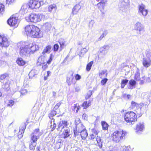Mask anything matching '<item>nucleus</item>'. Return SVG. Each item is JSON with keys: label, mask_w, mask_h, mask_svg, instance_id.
Returning a JSON list of instances; mask_svg holds the SVG:
<instances>
[{"label": "nucleus", "mask_w": 151, "mask_h": 151, "mask_svg": "<svg viewBox=\"0 0 151 151\" xmlns=\"http://www.w3.org/2000/svg\"><path fill=\"white\" fill-rule=\"evenodd\" d=\"M38 72L37 70H32L29 73V76L30 78H32L35 75L38 74Z\"/></svg>", "instance_id": "32"}, {"label": "nucleus", "mask_w": 151, "mask_h": 151, "mask_svg": "<svg viewBox=\"0 0 151 151\" xmlns=\"http://www.w3.org/2000/svg\"><path fill=\"white\" fill-rule=\"evenodd\" d=\"M18 17L16 15H13L7 20L8 24L13 27H17L19 24Z\"/></svg>", "instance_id": "6"}, {"label": "nucleus", "mask_w": 151, "mask_h": 151, "mask_svg": "<svg viewBox=\"0 0 151 151\" xmlns=\"http://www.w3.org/2000/svg\"><path fill=\"white\" fill-rule=\"evenodd\" d=\"M52 26L50 23L46 22L43 24V27L46 30H49L51 29Z\"/></svg>", "instance_id": "36"}, {"label": "nucleus", "mask_w": 151, "mask_h": 151, "mask_svg": "<svg viewBox=\"0 0 151 151\" xmlns=\"http://www.w3.org/2000/svg\"><path fill=\"white\" fill-rule=\"evenodd\" d=\"M14 102L13 100H10L7 103V106H12L14 104Z\"/></svg>", "instance_id": "47"}, {"label": "nucleus", "mask_w": 151, "mask_h": 151, "mask_svg": "<svg viewBox=\"0 0 151 151\" xmlns=\"http://www.w3.org/2000/svg\"><path fill=\"white\" fill-rule=\"evenodd\" d=\"M50 127L52 130L55 129L56 124L55 122V119L53 118H52V120L50 121Z\"/></svg>", "instance_id": "35"}, {"label": "nucleus", "mask_w": 151, "mask_h": 151, "mask_svg": "<svg viewBox=\"0 0 151 151\" xmlns=\"http://www.w3.org/2000/svg\"><path fill=\"white\" fill-rule=\"evenodd\" d=\"M68 125L67 122L66 121H60L59 124L58 129H62L64 127H66Z\"/></svg>", "instance_id": "23"}, {"label": "nucleus", "mask_w": 151, "mask_h": 151, "mask_svg": "<svg viewBox=\"0 0 151 151\" xmlns=\"http://www.w3.org/2000/svg\"><path fill=\"white\" fill-rule=\"evenodd\" d=\"M134 79L137 81H139L140 79V73L139 70L138 68H137L136 73L135 74L134 77Z\"/></svg>", "instance_id": "31"}, {"label": "nucleus", "mask_w": 151, "mask_h": 151, "mask_svg": "<svg viewBox=\"0 0 151 151\" xmlns=\"http://www.w3.org/2000/svg\"><path fill=\"white\" fill-rule=\"evenodd\" d=\"M136 113L130 111L126 113L124 116L125 120L127 122L133 124L134 122L137 121V114Z\"/></svg>", "instance_id": "3"}, {"label": "nucleus", "mask_w": 151, "mask_h": 151, "mask_svg": "<svg viewBox=\"0 0 151 151\" xmlns=\"http://www.w3.org/2000/svg\"><path fill=\"white\" fill-rule=\"evenodd\" d=\"M91 132L93 134H94L95 135H97L99 131L96 129H91Z\"/></svg>", "instance_id": "48"}, {"label": "nucleus", "mask_w": 151, "mask_h": 151, "mask_svg": "<svg viewBox=\"0 0 151 151\" xmlns=\"http://www.w3.org/2000/svg\"><path fill=\"white\" fill-rule=\"evenodd\" d=\"M107 76V73L106 71L104 70H102L100 71L99 73V76L101 78H103L106 77Z\"/></svg>", "instance_id": "39"}, {"label": "nucleus", "mask_w": 151, "mask_h": 151, "mask_svg": "<svg viewBox=\"0 0 151 151\" xmlns=\"http://www.w3.org/2000/svg\"><path fill=\"white\" fill-rule=\"evenodd\" d=\"M16 62L17 63L19 66H24L26 64V62L21 58H17Z\"/></svg>", "instance_id": "26"}, {"label": "nucleus", "mask_w": 151, "mask_h": 151, "mask_svg": "<svg viewBox=\"0 0 151 151\" xmlns=\"http://www.w3.org/2000/svg\"><path fill=\"white\" fill-rule=\"evenodd\" d=\"M144 27L140 22H137L135 24L134 29L136 30L138 35H141V32L144 29Z\"/></svg>", "instance_id": "14"}, {"label": "nucleus", "mask_w": 151, "mask_h": 151, "mask_svg": "<svg viewBox=\"0 0 151 151\" xmlns=\"http://www.w3.org/2000/svg\"><path fill=\"white\" fill-rule=\"evenodd\" d=\"M8 76L7 74L5 73L0 75V82L3 83L6 80L5 78Z\"/></svg>", "instance_id": "38"}, {"label": "nucleus", "mask_w": 151, "mask_h": 151, "mask_svg": "<svg viewBox=\"0 0 151 151\" xmlns=\"http://www.w3.org/2000/svg\"><path fill=\"white\" fill-rule=\"evenodd\" d=\"M82 117L84 119L86 120L87 119V115L85 114H83L82 116Z\"/></svg>", "instance_id": "63"}, {"label": "nucleus", "mask_w": 151, "mask_h": 151, "mask_svg": "<svg viewBox=\"0 0 151 151\" xmlns=\"http://www.w3.org/2000/svg\"><path fill=\"white\" fill-rule=\"evenodd\" d=\"M94 21L93 20H91L89 22L88 24V27L90 29H92L93 27V25L94 24Z\"/></svg>", "instance_id": "46"}, {"label": "nucleus", "mask_w": 151, "mask_h": 151, "mask_svg": "<svg viewBox=\"0 0 151 151\" xmlns=\"http://www.w3.org/2000/svg\"><path fill=\"white\" fill-rule=\"evenodd\" d=\"M129 83L130 85L134 86L136 84V82L134 80H132L129 81Z\"/></svg>", "instance_id": "51"}, {"label": "nucleus", "mask_w": 151, "mask_h": 151, "mask_svg": "<svg viewBox=\"0 0 151 151\" xmlns=\"http://www.w3.org/2000/svg\"><path fill=\"white\" fill-rule=\"evenodd\" d=\"M59 48V45L57 44H55L53 46V49L54 51H57Z\"/></svg>", "instance_id": "49"}, {"label": "nucleus", "mask_w": 151, "mask_h": 151, "mask_svg": "<svg viewBox=\"0 0 151 151\" xmlns=\"http://www.w3.org/2000/svg\"><path fill=\"white\" fill-rule=\"evenodd\" d=\"M109 49V47L107 45H104L101 47L100 51V52L104 55H105L107 53Z\"/></svg>", "instance_id": "24"}, {"label": "nucleus", "mask_w": 151, "mask_h": 151, "mask_svg": "<svg viewBox=\"0 0 151 151\" xmlns=\"http://www.w3.org/2000/svg\"><path fill=\"white\" fill-rule=\"evenodd\" d=\"M144 128V123L142 122H139L136 124L135 130L136 132L140 133L142 132Z\"/></svg>", "instance_id": "19"}, {"label": "nucleus", "mask_w": 151, "mask_h": 151, "mask_svg": "<svg viewBox=\"0 0 151 151\" xmlns=\"http://www.w3.org/2000/svg\"><path fill=\"white\" fill-rule=\"evenodd\" d=\"M73 73H71L68 75L67 78L66 82L68 85L75 84L76 83L75 80L74 78Z\"/></svg>", "instance_id": "17"}, {"label": "nucleus", "mask_w": 151, "mask_h": 151, "mask_svg": "<svg viewBox=\"0 0 151 151\" xmlns=\"http://www.w3.org/2000/svg\"><path fill=\"white\" fill-rule=\"evenodd\" d=\"M108 79L107 78H104L101 81V83L102 85H104L107 82Z\"/></svg>", "instance_id": "52"}, {"label": "nucleus", "mask_w": 151, "mask_h": 151, "mask_svg": "<svg viewBox=\"0 0 151 151\" xmlns=\"http://www.w3.org/2000/svg\"><path fill=\"white\" fill-rule=\"evenodd\" d=\"M9 42L5 36L0 35V46L6 47L9 45Z\"/></svg>", "instance_id": "12"}, {"label": "nucleus", "mask_w": 151, "mask_h": 151, "mask_svg": "<svg viewBox=\"0 0 151 151\" xmlns=\"http://www.w3.org/2000/svg\"><path fill=\"white\" fill-rule=\"evenodd\" d=\"M88 46H87L82 49L78 54L80 57H83L88 51Z\"/></svg>", "instance_id": "25"}, {"label": "nucleus", "mask_w": 151, "mask_h": 151, "mask_svg": "<svg viewBox=\"0 0 151 151\" xmlns=\"http://www.w3.org/2000/svg\"><path fill=\"white\" fill-rule=\"evenodd\" d=\"M93 63V61H91L87 64L86 66V70L88 71H89L90 70Z\"/></svg>", "instance_id": "45"}, {"label": "nucleus", "mask_w": 151, "mask_h": 151, "mask_svg": "<svg viewBox=\"0 0 151 151\" xmlns=\"http://www.w3.org/2000/svg\"><path fill=\"white\" fill-rule=\"evenodd\" d=\"M43 36L42 33L39 28L34 25L31 37L35 38H40Z\"/></svg>", "instance_id": "8"}, {"label": "nucleus", "mask_w": 151, "mask_h": 151, "mask_svg": "<svg viewBox=\"0 0 151 151\" xmlns=\"http://www.w3.org/2000/svg\"><path fill=\"white\" fill-rule=\"evenodd\" d=\"M106 2V0H105L104 1L100 2L97 4L99 9L103 14H104V8Z\"/></svg>", "instance_id": "20"}, {"label": "nucleus", "mask_w": 151, "mask_h": 151, "mask_svg": "<svg viewBox=\"0 0 151 151\" xmlns=\"http://www.w3.org/2000/svg\"><path fill=\"white\" fill-rule=\"evenodd\" d=\"M4 5L2 4H0V16L4 13Z\"/></svg>", "instance_id": "43"}, {"label": "nucleus", "mask_w": 151, "mask_h": 151, "mask_svg": "<svg viewBox=\"0 0 151 151\" xmlns=\"http://www.w3.org/2000/svg\"><path fill=\"white\" fill-rule=\"evenodd\" d=\"M108 33V32L107 30H104L103 31V32L101 35L99 37L97 41H99L101 40L104 37L107 35Z\"/></svg>", "instance_id": "29"}, {"label": "nucleus", "mask_w": 151, "mask_h": 151, "mask_svg": "<svg viewBox=\"0 0 151 151\" xmlns=\"http://www.w3.org/2000/svg\"><path fill=\"white\" fill-rule=\"evenodd\" d=\"M23 135L22 134V132H20V131H19V132L18 133V137L19 138H20L22 137Z\"/></svg>", "instance_id": "62"}, {"label": "nucleus", "mask_w": 151, "mask_h": 151, "mask_svg": "<svg viewBox=\"0 0 151 151\" xmlns=\"http://www.w3.org/2000/svg\"><path fill=\"white\" fill-rule=\"evenodd\" d=\"M75 124L76 129H74L73 132L74 136L76 137L77 136L79 135L80 132L86 128L78 119H77L75 120Z\"/></svg>", "instance_id": "5"}, {"label": "nucleus", "mask_w": 151, "mask_h": 151, "mask_svg": "<svg viewBox=\"0 0 151 151\" xmlns=\"http://www.w3.org/2000/svg\"><path fill=\"white\" fill-rule=\"evenodd\" d=\"M56 114V112L54 110L51 111L50 114L52 116H55Z\"/></svg>", "instance_id": "59"}, {"label": "nucleus", "mask_w": 151, "mask_h": 151, "mask_svg": "<svg viewBox=\"0 0 151 151\" xmlns=\"http://www.w3.org/2000/svg\"><path fill=\"white\" fill-rule=\"evenodd\" d=\"M132 107L133 109H134L137 114L140 115L141 114V108L139 107L137 104L134 101H132Z\"/></svg>", "instance_id": "16"}, {"label": "nucleus", "mask_w": 151, "mask_h": 151, "mask_svg": "<svg viewBox=\"0 0 151 151\" xmlns=\"http://www.w3.org/2000/svg\"><path fill=\"white\" fill-rule=\"evenodd\" d=\"M61 103L60 102H59L55 106L54 109L55 110H56L61 105Z\"/></svg>", "instance_id": "56"}, {"label": "nucleus", "mask_w": 151, "mask_h": 151, "mask_svg": "<svg viewBox=\"0 0 151 151\" xmlns=\"http://www.w3.org/2000/svg\"><path fill=\"white\" fill-rule=\"evenodd\" d=\"M42 135V133L40 131L39 129H35L31 134V140L33 142H36Z\"/></svg>", "instance_id": "10"}, {"label": "nucleus", "mask_w": 151, "mask_h": 151, "mask_svg": "<svg viewBox=\"0 0 151 151\" xmlns=\"http://www.w3.org/2000/svg\"><path fill=\"white\" fill-rule=\"evenodd\" d=\"M29 45V43L26 42H22L18 44L19 54L22 57H26L29 56L30 50Z\"/></svg>", "instance_id": "2"}, {"label": "nucleus", "mask_w": 151, "mask_h": 151, "mask_svg": "<svg viewBox=\"0 0 151 151\" xmlns=\"http://www.w3.org/2000/svg\"><path fill=\"white\" fill-rule=\"evenodd\" d=\"M36 142H31L29 145V148L31 150H34L35 149V147L36 145Z\"/></svg>", "instance_id": "40"}, {"label": "nucleus", "mask_w": 151, "mask_h": 151, "mask_svg": "<svg viewBox=\"0 0 151 151\" xmlns=\"http://www.w3.org/2000/svg\"><path fill=\"white\" fill-rule=\"evenodd\" d=\"M101 124L103 130H106L108 129L109 125L107 123L103 121L101 122Z\"/></svg>", "instance_id": "41"}, {"label": "nucleus", "mask_w": 151, "mask_h": 151, "mask_svg": "<svg viewBox=\"0 0 151 151\" xmlns=\"http://www.w3.org/2000/svg\"><path fill=\"white\" fill-rule=\"evenodd\" d=\"M15 0H6V3L8 4H11L13 3Z\"/></svg>", "instance_id": "57"}, {"label": "nucleus", "mask_w": 151, "mask_h": 151, "mask_svg": "<svg viewBox=\"0 0 151 151\" xmlns=\"http://www.w3.org/2000/svg\"><path fill=\"white\" fill-rule=\"evenodd\" d=\"M3 84L2 85V88L5 90H8L9 87V81L7 80H6L5 81L3 82Z\"/></svg>", "instance_id": "27"}, {"label": "nucleus", "mask_w": 151, "mask_h": 151, "mask_svg": "<svg viewBox=\"0 0 151 151\" xmlns=\"http://www.w3.org/2000/svg\"><path fill=\"white\" fill-rule=\"evenodd\" d=\"M42 2L37 0H30L28 3L30 9H34L39 8L41 6Z\"/></svg>", "instance_id": "13"}, {"label": "nucleus", "mask_w": 151, "mask_h": 151, "mask_svg": "<svg viewBox=\"0 0 151 151\" xmlns=\"http://www.w3.org/2000/svg\"><path fill=\"white\" fill-rule=\"evenodd\" d=\"M128 82V80L127 79L122 80V83L126 85Z\"/></svg>", "instance_id": "64"}, {"label": "nucleus", "mask_w": 151, "mask_h": 151, "mask_svg": "<svg viewBox=\"0 0 151 151\" xmlns=\"http://www.w3.org/2000/svg\"><path fill=\"white\" fill-rule=\"evenodd\" d=\"M45 17V16L41 14H31L29 16V19L27 21L36 23L43 20Z\"/></svg>", "instance_id": "4"}, {"label": "nucleus", "mask_w": 151, "mask_h": 151, "mask_svg": "<svg viewBox=\"0 0 151 151\" xmlns=\"http://www.w3.org/2000/svg\"><path fill=\"white\" fill-rule=\"evenodd\" d=\"M91 102L89 101L88 102L87 101H84L82 105V106L83 107L84 109H86L91 105Z\"/></svg>", "instance_id": "37"}, {"label": "nucleus", "mask_w": 151, "mask_h": 151, "mask_svg": "<svg viewBox=\"0 0 151 151\" xmlns=\"http://www.w3.org/2000/svg\"><path fill=\"white\" fill-rule=\"evenodd\" d=\"M34 25H27L25 28V31L26 34L28 36L31 37Z\"/></svg>", "instance_id": "15"}, {"label": "nucleus", "mask_w": 151, "mask_h": 151, "mask_svg": "<svg viewBox=\"0 0 151 151\" xmlns=\"http://www.w3.org/2000/svg\"><path fill=\"white\" fill-rule=\"evenodd\" d=\"M51 48L52 47L51 45H49L47 46L44 49L42 53L43 54H44L47 53H49L50 52Z\"/></svg>", "instance_id": "34"}, {"label": "nucleus", "mask_w": 151, "mask_h": 151, "mask_svg": "<svg viewBox=\"0 0 151 151\" xmlns=\"http://www.w3.org/2000/svg\"><path fill=\"white\" fill-rule=\"evenodd\" d=\"M127 133L123 130H116L111 134L112 140L116 143L121 142L125 137Z\"/></svg>", "instance_id": "1"}, {"label": "nucleus", "mask_w": 151, "mask_h": 151, "mask_svg": "<svg viewBox=\"0 0 151 151\" xmlns=\"http://www.w3.org/2000/svg\"><path fill=\"white\" fill-rule=\"evenodd\" d=\"M70 130L68 128L66 127L63 131L62 136L64 139H65L70 136Z\"/></svg>", "instance_id": "22"}, {"label": "nucleus", "mask_w": 151, "mask_h": 151, "mask_svg": "<svg viewBox=\"0 0 151 151\" xmlns=\"http://www.w3.org/2000/svg\"><path fill=\"white\" fill-rule=\"evenodd\" d=\"M129 5V0H121L118 4L119 8L123 12L126 11Z\"/></svg>", "instance_id": "7"}, {"label": "nucleus", "mask_w": 151, "mask_h": 151, "mask_svg": "<svg viewBox=\"0 0 151 151\" xmlns=\"http://www.w3.org/2000/svg\"><path fill=\"white\" fill-rule=\"evenodd\" d=\"M81 9V7L77 4L75 5L73 9V14H76Z\"/></svg>", "instance_id": "30"}, {"label": "nucleus", "mask_w": 151, "mask_h": 151, "mask_svg": "<svg viewBox=\"0 0 151 151\" xmlns=\"http://www.w3.org/2000/svg\"><path fill=\"white\" fill-rule=\"evenodd\" d=\"M147 100L150 102H151V95L148 94L147 96Z\"/></svg>", "instance_id": "58"}, {"label": "nucleus", "mask_w": 151, "mask_h": 151, "mask_svg": "<svg viewBox=\"0 0 151 151\" xmlns=\"http://www.w3.org/2000/svg\"><path fill=\"white\" fill-rule=\"evenodd\" d=\"M138 12L139 14H141L144 17H145L148 13V10L146 9V6L145 5L142 4L138 6Z\"/></svg>", "instance_id": "11"}, {"label": "nucleus", "mask_w": 151, "mask_h": 151, "mask_svg": "<svg viewBox=\"0 0 151 151\" xmlns=\"http://www.w3.org/2000/svg\"><path fill=\"white\" fill-rule=\"evenodd\" d=\"M29 47L30 50V53L31 52L32 53L35 50H37L39 48L38 46L36 45L35 42L29 43Z\"/></svg>", "instance_id": "21"}, {"label": "nucleus", "mask_w": 151, "mask_h": 151, "mask_svg": "<svg viewBox=\"0 0 151 151\" xmlns=\"http://www.w3.org/2000/svg\"><path fill=\"white\" fill-rule=\"evenodd\" d=\"M84 3H85L84 1H81L78 3V4H77L78 6H80L81 7V8L82 7H83V6L84 4Z\"/></svg>", "instance_id": "54"}, {"label": "nucleus", "mask_w": 151, "mask_h": 151, "mask_svg": "<svg viewBox=\"0 0 151 151\" xmlns=\"http://www.w3.org/2000/svg\"><path fill=\"white\" fill-rule=\"evenodd\" d=\"M81 76L78 74H76L75 76V79L76 80H79L80 79Z\"/></svg>", "instance_id": "61"}, {"label": "nucleus", "mask_w": 151, "mask_h": 151, "mask_svg": "<svg viewBox=\"0 0 151 151\" xmlns=\"http://www.w3.org/2000/svg\"><path fill=\"white\" fill-rule=\"evenodd\" d=\"M44 63V61L42 57H40L37 60V64L38 65H41Z\"/></svg>", "instance_id": "42"}, {"label": "nucleus", "mask_w": 151, "mask_h": 151, "mask_svg": "<svg viewBox=\"0 0 151 151\" xmlns=\"http://www.w3.org/2000/svg\"><path fill=\"white\" fill-rule=\"evenodd\" d=\"M147 58H144L142 60V64L145 68H148L151 65V58L150 54H147Z\"/></svg>", "instance_id": "9"}, {"label": "nucleus", "mask_w": 151, "mask_h": 151, "mask_svg": "<svg viewBox=\"0 0 151 151\" xmlns=\"http://www.w3.org/2000/svg\"><path fill=\"white\" fill-rule=\"evenodd\" d=\"M56 8V6L55 4H51L48 6V10L49 12H51L52 11H55Z\"/></svg>", "instance_id": "33"}, {"label": "nucleus", "mask_w": 151, "mask_h": 151, "mask_svg": "<svg viewBox=\"0 0 151 151\" xmlns=\"http://www.w3.org/2000/svg\"><path fill=\"white\" fill-rule=\"evenodd\" d=\"M80 135H81L82 139H84L86 138L88 136V134L86 129L80 132Z\"/></svg>", "instance_id": "28"}, {"label": "nucleus", "mask_w": 151, "mask_h": 151, "mask_svg": "<svg viewBox=\"0 0 151 151\" xmlns=\"http://www.w3.org/2000/svg\"><path fill=\"white\" fill-rule=\"evenodd\" d=\"M96 139L98 143H99L101 142V139L100 137L97 136L96 138Z\"/></svg>", "instance_id": "60"}, {"label": "nucleus", "mask_w": 151, "mask_h": 151, "mask_svg": "<svg viewBox=\"0 0 151 151\" xmlns=\"http://www.w3.org/2000/svg\"><path fill=\"white\" fill-rule=\"evenodd\" d=\"M53 57H54V55L51 54H50V59L47 61V62L48 64H49L51 62Z\"/></svg>", "instance_id": "50"}, {"label": "nucleus", "mask_w": 151, "mask_h": 151, "mask_svg": "<svg viewBox=\"0 0 151 151\" xmlns=\"http://www.w3.org/2000/svg\"><path fill=\"white\" fill-rule=\"evenodd\" d=\"M30 8L29 3L24 4L22 6L20 12L24 14L27 12Z\"/></svg>", "instance_id": "18"}, {"label": "nucleus", "mask_w": 151, "mask_h": 151, "mask_svg": "<svg viewBox=\"0 0 151 151\" xmlns=\"http://www.w3.org/2000/svg\"><path fill=\"white\" fill-rule=\"evenodd\" d=\"M92 95V92L91 91H89L87 93V95L86 96V99L89 98Z\"/></svg>", "instance_id": "53"}, {"label": "nucleus", "mask_w": 151, "mask_h": 151, "mask_svg": "<svg viewBox=\"0 0 151 151\" xmlns=\"http://www.w3.org/2000/svg\"><path fill=\"white\" fill-rule=\"evenodd\" d=\"M27 92V91L26 89H22L21 91V93L22 95H24Z\"/></svg>", "instance_id": "55"}, {"label": "nucleus", "mask_w": 151, "mask_h": 151, "mask_svg": "<svg viewBox=\"0 0 151 151\" xmlns=\"http://www.w3.org/2000/svg\"><path fill=\"white\" fill-rule=\"evenodd\" d=\"M59 42L60 44V47L63 48L64 47L65 43V42L64 40L62 39H61L59 40Z\"/></svg>", "instance_id": "44"}]
</instances>
